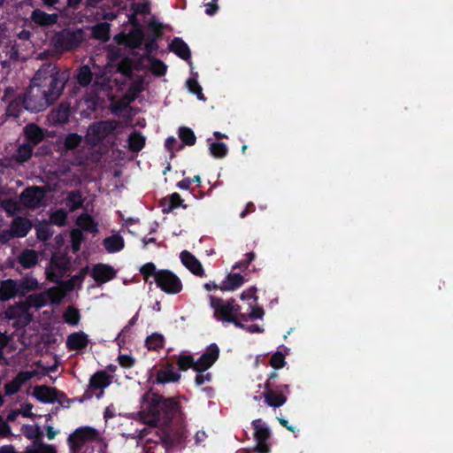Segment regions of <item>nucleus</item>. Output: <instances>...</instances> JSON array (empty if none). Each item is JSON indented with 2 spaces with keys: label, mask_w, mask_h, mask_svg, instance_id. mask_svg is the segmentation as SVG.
I'll return each mask as SVG.
<instances>
[{
  "label": "nucleus",
  "mask_w": 453,
  "mask_h": 453,
  "mask_svg": "<svg viewBox=\"0 0 453 453\" xmlns=\"http://www.w3.org/2000/svg\"><path fill=\"white\" fill-rule=\"evenodd\" d=\"M140 417L144 423L157 426L158 425L169 426L173 420H182V412L180 402L173 398L147 391L142 396Z\"/></svg>",
  "instance_id": "f257e3e1"
},
{
  "label": "nucleus",
  "mask_w": 453,
  "mask_h": 453,
  "mask_svg": "<svg viewBox=\"0 0 453 453\" xmlns=\"http://www.w3.org/2000/svg\"><path fill=\"white\" fill-rule=\"evenodd\" d=\"M70 79V72L67 69L61 70L51 62L43 63L32 78L42 90H44L50 101L55 104L65 89Z\"/></svg>",
  "instance_id": "f03ea898"
},
{
  "label": "nucleus",
  "mask_w": 453,
  "mask_h": 453,
  "mask_svg": "<svg viewBox=\"0 0 453 453\" xmlns=\"http://www.w3.org/2000/svg\"><path fill=\"white\" fill-rule=\"evenodd\" d=\"M89 442L94 443L93 449H96V452H106L107 442L101 437L99 431L92 426L78 427L67 438L70 453H82Z\"/></svg>",
  "instance_id": "7ed1b4c3"
},
{
  "label": "nucleus",
  "mask_w": 453,
  "mask_h": 453,
  "mask_svg": "<svg viewBox=\"0 0 453 453\" xmlns=\"http://www.w3.org/2000/svg\"><path fill=\"white\" fill-rule=\"evenodd\" d=\"M86 40V33L81 27H68L53 34L50 45L59 54L78 50Z\"/></svg>",
  "instance_id": "20e7f679"
},
{
  "label": "nucleus",
  "mask_w": 453,
  "mask_h": 453,
  "mask_svg": "<svg viewBox=\"0 0 453 453\" xmlns=\"http://www.w3.org/2000/svg\"><path fill=\"white\" fill-rule=\"evenodd\" d=\"M209 299L216 319L233 323L236 327H244V325L238 319L241 314V306L236 303L234 298L225 301L220 297L211 295Z\"/></svg>",
  "instance_id": "39448f33"
},
{
  "label": "nucleus",
  "mask_w": 453,
  "mask_h": 453,
  "mask_svg": "<svg viewBox=\"0 0 453 453\" xmlns=\"http://www.w3.org/2000/svg\"><path fill=\"white\" fill-rule=\"evenodd\" d=\"M279 373L276 371H273L269 373L264 384L265 391L263 392V396L265 403L273 408L284 405L290 392L288 384L277 383Z\"/></svg>",
  "instance_id": "423d86ee"
},
{
  "label": "nucleus",
  "mask_w": 453,
  "mask_h": 453,
  "mask_svg": "<svg viewBox=\"0 0 453 453\" xmlns=\"http://www.w3.org/2000/svg\"><path fill=\"white\" fill-rule=\"evenodd\" d=\"M44 92V90H42V88H40V87L31 80L28 88L23 94H21L23 96V103H25V110L33 113H37L43 111L52 105L53 103Z\"/></svg>",
  "instance_id": "0eeeda50"
},
{
  "label": "nucleus",
  "mask_w": 453,
  "mask_h": 453,
  "mask_svg": "<svg viewBox=\"0 0 453 453\" xmlns=\"http://www.w3.org/2000/svg\"><path fill=\"white\" fill-rule=\"evenodd\" d=\"M155 283L158 288L168 295L179 294L183 288L180 279L168 269L158 270Z\"/></svg>",
  "instance_id": "6e6552de"
},
{
  "label": "nucleus",
  "mask_w": 453,
  "mask_h": 453,
  "mask_svg": "<svg viewBox=\"0 0 453 453\" xmlns=\"http://www.w3.org/2000/svg\"><path fill=\"white\" fill-rule=\"evenodd\" d=\"M252 426L255 430L254 438L257 442L254 447V452L256 453H269L270 445L267 443L271 436L270 429L265 425L261 418H257L252 421Z\"/></svg>",
  "instance_id": "1a4fd4ad"
},
{
  "label": "nucleus",
  "mask_w": 453,
  "mask_h": 453,
  "mask_svg": "<svg viewBox=\"0 0 453 453\" xmlns=\"http://www.w3.org/2000/svg\"><path fill=\"white\" fill-rule=\"evenodd\" d=\"M45 197V188L41 186H32L25 188L20 196V203L29 209H37L42 205Z\"/></svg>",
  "instance_id": "9d476101"
},
{
  "label": "nucleus",
  "mask_w": 453,
  "mask_h": 453,
  "mask_svg": "<svg viewBox=\"0 0 453 453\" xmlns=\"http://www.w3.org/2000/svg\"><path fill=\"white\" fill-rule=\"evenodd\" d=\"M117 128L115 120H101L89 126L88 134L94 142H99L113 134Z\"/></svg>",
  "instance_id": "9b49d317"
},
{
  "label": "nucleus",
  "mask_w": 453,
  "mask_h": 453,
  "mask_svg": "<svg viewBox=\"0 0 453 453\" xmlns=\"http://www.w3.org/2000/svg\"><path fill=\"white\" fill-rule=\"evenodd\" d=\"M219 348L216 343L210 344L205 351L196 360L195 371L196 372H204L210 369L219 359Z\"/></svg>",
  "instance_id": "f8f14e48"
},
{
  "label": "nucleus",
  "mask_w": 453,
  "mask_h": 453,
  "mask_svg": "<svg viewBox=\"0 0 453 453\" xmlns=\"http://www.w3.org/2000/svg\"><path fill=\"white\" fill-rule=\"evenodd\" d=\"M69 270V261L65 257H55L50 260V266L46 271L50 281L59 283Z\"/></svg>",
  "instance_id": "ddd939ff"
},
{
  "label": "nucleus",
  "mask_w": 453,
  "mask_h": 453,
  "mask_svg": "<svg viewBox=\"0 0 453 453\" xmlns=\"http://www.w3.org/2000/svg\"><path fill=\"white\" fill-rule=\"evenodd\" d=\"M185 417L182 420H177L176 427L171 428L170 431L165 435L164 442L169 446H175L183 443L188 437V430L185 425Z\"/></svg>",
  "instance_id": "4468645a"
},
{
  "label": "nucleus",
  "mask_w": 453,
  "mask_h": 453,
  "mask_svg": "<svg viewBox=\"0 0 453 453\" xmlns=\"http://www.w3.org/2000/svg\"><path fill=\"white\" fill-rule=\"evenodd\" d=\"M36 374L35 371H21L15 378L4 385V394L7 396L17 394L21 387Z\"/></svg>",
  "instance_id": "2eb2a0df"
},
{
  "label": "nucleus",
  "mask_w": 453,
  "mask_h": 453,
  "mask_svg": "<svg viewBox=\"0 0 453 453\" xmlns=\"http://www.w3.org/2000/svg\"><path fill=\"white\" fill-rule=\"evenodd\" d=\"M60 391L55 388H50L48 386H35L34 388V396L41 403H53L58 402L59 404L63 405V402L58 399V395Z\"/></svg>",
  "instance_id": "dca6fc26"
},
{
  "label": "nucleus",
  "mask_w": 453,
  "mask_h": 453,
  "mask_svg": "<svg viewBox=\"0 0 453 453\" xmlns=\"http://www.w3.org/2000/svg\"><path fill=\"white\" fill-rule=\"evenodd\" d=\"M91 277L97 284L106 283L116 277L114 268L106 264H96L91 270Z\"/></svg>",
  "instance_id": "f3484780"
},
{
  "label": "nucleus",
  "mask_w": 453,
  "mask_h": 453,
  "mask_svg": "<svg viewBox=\"0 0 453 453\" xmlns=\"http://www.w3.org/2000/svg\"><path fill=\"white\" fill-rule=\"evenodd\" d=\"M150 27L152 32L150 34L144 41V49L146 56H150L158 50L157 41L163 35L162 24L152 22L150 24Z\"/></svg>",
  "instance_id": "a211bd4d"
},
{
  "label": "nucleus",
  "mask_w": 453,
  "mask_h": 453,
  "mask_svg": "<svg viewBox=\"0 0 453 453\" xmlns=\"http://www.w3.org/2000/svg\"><path fill=\"white\" fill-rule=\"evenodd\" d=\"M130 21L134 24V27L127 34L126 43L130 49H141L145 41L144 31L136 19H134L133 20L130 19Z\"/></svg>",
  "instance_id": "6ab92c4d"
},
{
  "label": "nucleus",
  "mask_w": 453,
  "mask_h": 453,
  "mask_svg": "<svg viewBox=\"0 0 453 453\" xmlns=\"http://www.w3.org/2000/svg\"><path fill=\"white\" fill-rule=\"evenodd\" d=\"M25 142L34 148L42 142L45 138L44 130L35 123H29L23 128Z\"/></svg>",
  "instance_id": "aec40b11"
},
{
  "label": "nucleus",
  "mask_w": 453,
  "mask_h": 453,
  "mask_svg": "<svg viewBox=\"0 0 453 453\" xmlns=\"http://www.w3.org/2000/svg\"><path fill=\"white\" fill-rule=\"evenodd\" d=\"M180 258L183 265L188 269L193 274L203 277L205 275L201 262L189 251L183 250L180 252Z\"/></svg>",
  "instance_id": "412c9836"
},
{
  "label": "nucleus",
  "mask_w": 453,
  "mask_h": 453,
  "mask_svg": "<svg viewBox=\"0 0 453 453\" xmlns=\"http://www.w3.org/2000/svg\"><path fill=\"white\" fill-rule=\"evenodd\" d=\"M58 18L57 13L49 14L41 9H35L30 15L31 21L42 27L55 25L58 21Z\"/></svg>",
  "instance_id": "4be33fe9"
},
{
  "label": "nucleus",
  "mask_w": 453,
  "mask_h": 453,
  "mask_svg": "<svg viewBox=\"0 0 453 453\" xmlns=\"http://www.w3.org/2000/svg\"><path fill=\"white\" fill-rule=\"evenodd\" d=\"M48 299L45 292L35 293L29 295L24 303H19L18 306L22 308V312H27L29 308H35L36 310L46 306Z\"/></svg>",
  "instance_id": "5701e85b"
},
{
  "label": "nucleus",
  "mask_w": 453,
  "mask_h": 453,
  "mask_svg": "<svg viewBox=\"0 0 453 453\" xmlns=\"http://www.w3.org/2000/svg\"><path fill=\"white\" fill-rule=\"evenodd\" d=\"M19 296L18 280L12 279L4 280L0 282V301L7 302L16 296Z\"/></svg>",
  "instance_id": "b1692460"
},
{
  "label": "nucleus",
  "mask_w": 453,
  "mask_h": 453,
  "mask_svg": "<svg viewBox=\"0 0 453 453\" xmlns=\"http://www.w3.org/2000/svg\"><path fill=\"white\" fill-rule=\"evenodd\" d=\"M32 222L25 217L18 216L11 223V229L16 238H23L32 229Z\"/></svg>",
  "instance_id": "393cba45"
},
{
  "label": "nucleus",
  "mask_w": 453,
  "mask_h": 453,
  "mask_svg": "<svg viewBox=\"0 0 453 453\" xmlns=\"http://www.w3.org/2000/svg\"><path fill=\"white\" fill-rule=\"evenodd\" d=\"M71 105L69 103H61L50 112V119L55 125H64L69 122Z\"/></svg>",
  "instance_id": "a878e982"
},
{
  "label": "nucleus",
  "mask_w": 453,
  "mask_h": 453,
  "mask_svg": "<svg viewBox=\"0 0 453 453\" xmlns=\"http://www.w3.org/2000/svg\"><path fill=\"white\" fill-rule=\"evenodd\" d=\"M180 379V373L174 371L172 364H167L165 367L157 371L155 382L157 384H165L177 382Z\"/></svg>",
  "instance_id": "bb28decb"
},
{
  "label": "nucleus",
  "mask_w": 453,
  "mask_h": 453,
  "mask_svg": "<svg viewBox=\"0 0 453 453\" xmlns=\"http://www.w3.org/2000/svg\"><path fill=\"white\" fill-rule=\"evenodd\" d=\"M88 344V337L84 332H75L68 335L66 347L69 350H81Z\"/></svg>",
  "instance_id": "cd10ccee"
},
{
  "label": "nucleus",
  "mask_w": 453,
  "mask_h": 453,
  "mask_svg": "<svg viewBox=\"0 0 453 453\" xmlns=\"http://www.w3.org/2000/svg\"><path fill=\"white\" fill-rule=\"evenodd\" d=\"M169 50L183 60H188L191 58L189 47L180 37H174L172 40Z\"/></svg>",
  "instance_id": "c85d7f7f"
},
{
  "label": "nucleus",
  "mask_w": 453,
  "mask_h": 453,
  "mask_svg": "<svg viewBox=\"0 0 453 453\" xmlns=\"http://www.w3.org/2000/svg\"><path fill=\"white\" fill-rule=\"evenodd\" d=\"M38 254L35 250L25 249L17 257L18 263L24 269H31L38 264Z\"/></svg>",
  "instance_id": "c756f323"
},
{
  "label": "nucleus",
  "mask_w": 453,
  "mask_h": 453,
  "mask_svg": "<svg viewBox=\"0 0 453 453\" xmlns=\"http://www.w3.org/2000/svg\"><path fill=\"white\" fill-rule=\"evenodd\" d=\"M245 282L244 277L240 273H228L226 279L220 283L219 289L222 291H234L242 287Z\"/></svg>",
  "instance_id": "7c9ffc66"
},
{
  "label": "nucleus",
  "mask_w": 453,
  "mask_h": 453,
  "mask_svg": "<svg viewBox=\"0 0 453 453\" xmlns=\"http://www.w3.org/2000/svg\"><path fill=\"white\" fill-rule=\"evenodd\" d=\"M111 383V378L105 371H98L89 380L91 389H104Z\"/></svg>",
  "instance_id": "2f4dec72"
},
{
  "label": "nucleus",
  "mask_w": 453,
  "mask_h": 453,
  "mask_svg": "<svg viewBox=\"0 0 453 453\" xmlns=\"http://www.w3.org/2000/svg\"><path fill=\"white\" fill-rule=\"evenodd\" d=\"M19 293L20 296H26L27 293L39 288L38 280L31 275H26L18 280Z\"/></svg>",
  "instance_id": "473e14b6"
},
{
  "label": "nucleus",
  "mask_w": 453,
  "mask_h": 453,
  "mask_svg": "<svg viewBox=\"0 0 453 453\" xmlns=\"http://www.w3.org/2000/svg\"><path fill=\"white\" fill-rule=\"evenodd\" d=\"M183 200L178 193H173L167 198H165L162 202V212L164 214L170 213L179 206L187 208L186 204H182Z\"/></svg>",
  "instance_id": "72a5a7b5"
},
{
  "label": "nucleus",
  "mask_w": 453,
  "mask_h": 453,
  "mask_svg": "<svg viewBox=\"0 0 453 453\" xmlns=\"http://www.w3.org/2000/svg\"><path fill=\"white\" fill-rule=\"evenodd\" d=\"M88 266H85L81 268L78 273L72 276L71 279L67 280H62L58 283L61 285V287L65 288V291H73L75 288V285L81 284V282L84 280L85 277L88 273Z\"/></svg>",
  "instance_id": "f704fd0d"
},
{
  "label": "nucleus",
  "mask_w": 453,
  "mask_h": 453,
  "mask_svg": "<svg viewBox=\"0 0 453 453\" xmlns=\"http://www.w3.org/2000/svg\"><path fill=\"white\" fill-rule=\"evenodd\" d=\"M23 110H25L23 96L22 95H19L8 102V105L6 107V115L8 117L19 118Z\"/></svg>",
  "instance_id": "c9c22d12"
},
{
  "label": "nucleus",
  "mask_w": 453,
  "mask_h": 453,
  "mask_svg": "<svg viewBox=\"0 0 453 453\" xmlns=\"http://www.w3.org/2000/svg\"><path fill=\"white\" fill-rule=\"evenodd\" d=\"M83 203L84 198L80 190H72L67 193L65 204L71 212L81 208Z\"/></svg>",
  "instance_id": "e433bc0d"
},
{
  "label": "nucleus",
  "mask_w": 453,
  "mask_h": 453,
  "mask_svg": "<svg viewBox=\"0 0 453 453\" xmlns=\"http://www.w3.org/2000/svg\"><path fill=\"white\" fill-rule=\"evenodd\" d=\"M33 146L27 142H24L16 149L12 157L15 160V162L19 164H24L31 158L33 155Z\"/></svg>",
  "instance_id": "4c0bfd02"
},
{
  "label": "nucleus",
  "mask_w": 453,
  "mask_h": 453,
  "mask_svg": "<svg viewBox=\"0 0 453 453\" xmlns=\"http://www.w3.org/2000/svg\"><path fill=\"white\" fill-rule=\"evenodd\" d=\"M103 244L109 253H115L120 251L124 248V240L121 235L113 234L106 237L104 240Z\"/></svg>",
  "instance_id": "58836bf2"
},
{
  "label": "nucleus",
  "mask_w": 453,
  "mask_h": 453,
  "mask_svg": "<svg viewBox=\"0 0 453 453\" xmlns=\"http://www.w3.org/2000/svg\"><path fill=\"white\" fill-rule=\"evenodd\" d=\"M145 141L144 135L141 132L134 130L128 136V149L132 152H139L144 148Z\"/></svg>",
  "instance_id": "ea45409f"
},
{
  "label": "nucleus",
  "mask_w": 453,
  "mask_h": 453,
  "mask_svg": "<svg viewBox=\"0 0 453 453\" xmlns=\"http://www.w3.org/2000/svg\"><path fill=\"white\" fill-rule=\"evenodd\" d=\"M76 224L81 228L83 231H88L90 233H97V224L95 222L92 216L88 213L81 214L76 220Z\"/></svg>",
  "instance_id": "a19ab883"
},
{
  "label": "nucleus",
  "mask_w": 453,
  "mask_h": 453,
  "mask_svg": "<svg viewBox=\"0 0 453 453\" xmlns=\"http://www.w3.org/2000/svg\"><path fill=\"white\" fill-rule=\"evenodd\" d=\"M165 337L159 333H153L147 336L145 346L149 350L159 351L165 347Z\"/></svg>",
  "instance_id": "79ce46f5"
},
{
  "label": "nucleus",
  "mask_w": 453,
  "mask_h": 453,
  "mask_svg": "<svg viewBox=\"0 0 453 453\" xmlns=\"http://www.w3.org/2000/svg\"><path fill=\"white\" fill-rule=\"evenodd\" d=\"M67 292L68 291H65V288L61 287L59 284L58 287L50 288L45 291V294L48 301L50 300V302L53 304H59L66 296Z\"/></svg>",
  "instance_id": "37998d69"
},
{
  "label": "nucleus",
  "mask_w": 453,
  "mask_h": 453,
  "mask_svg": "<svg viewBox=\"0 0 453 453\" xmlns=\"http://www.w3.org/2000/svg\"><path fill=\"white\" fill-rule=\"evenodd\" d=\"M146 58L150 63V71L153 75L161 77L164 76L167 71V65L160 59L154 57L146 56Z\"/></svg>",
  "instance_id": "c03bdc74"
},
{
  "label": "nucleus",
  "mask_w": 453,
  "mask_h": 453,
  "mask_svg": "<svg viewBox=\"0 0 453 453\" xmlns=\"http://www.w3.org/2000/svg\"><path fill=\"white\" fill-rule=\"evenodd\" d=\"M36 237L42 242L49 241L53 235V230L47 221H42L35 226Z\"/></svg>",
  "instance_id": "a18cd8bd"
},
{
  "label": "nucleus",
  "mask_w": 453,
  "mask_h": 453,
  "mask_svg": "<svg viewBox=\"0 0 453 453\" xmlns=\"http://www.w3.org/2000/svg\"><path fill=\"white\" fill-rule=\"evenodd\" d=\"M93 74L88 65H82L76 75V80L81 87H87L92 81Z\"/></svg>",
  "instance_id": "49530a36"
},
{
  "label": "nucleus",
  "mask_w": 453,
  "mask_h": 453,
  "mask_svg": "<svg viewBox=\"0 0 453 453\" xmlns=\"http://www.w3.org/2000/svg\"><path fill=\"white\" fill-rule=\"evenodd\" d=\"M250 307L251 308V311L250 313H242L240 314V319L242 321H249L250 319H262L265 311L264 309L258 305H257V303H250Z\"/></svg>",
  "instance_id": "de8ad7c7"
},
{
  "label": "nucleus",
  "mask_w": 453,
  "mask_h": 453,
  "mask_svg": "<svg viewBox=\"0 0 453 453\" xmlns=\"http://www.w3.org/2000/svg\"><path fill=\"white\" fill-rule=\"evenodd\" d=\"M92 35L94 38L107 41L110 36V27L108 23H99L92 27Z\"/></svg>",
  "instance_id": "09e8293b"
},
{
  "label": "nucleus",
  "mask_w": 453,
  "mask_h": 453,
  "mask_svg": "<svg viewBox=\"0 0 453 453\" xmlns=\"http://www.w3.org/2000/svg\"><path fill=\"white\" fill-rule=\"evenodd\" d=\"M63 319L68 325L76 326L81 319L80 311L73 306H68L63 314Z\"/></svg>",
  "instance_id": "8fccbe9b"
},
{
  "label": "nucleus",
  "mask_w": 453,
  "mask_h": 453,
  "mask_svg": "<svg viewBox=\"0 0 453 453\" xmlns=\"http://www.w3.org/2000/svg\"><path fill=\"white\" fill-rule=\"evenodd\" d=\"M117 71L126 77H132L134 60L128 57L123 58L117 65Z\"/></svg>",
  "instance_id": "3c124183"
},
{
  "label": "nucleus",
  "mask_w": 453,
  "mask_h": 453,
  "mask_svg": "<svg viewBox=\"0 0 453 453\" xmlns=\"http://www.w3.org/2000/svg\"><path fill=\"white\" fill-rule=\"evenodd\" d=\"M82 142V138L76 133L68 134L63 141V148L65 150H73L79 147Z\"/></svg>",
  "instance_id": "603ef678"
},
{
  "label": "nucleus",
  "mask_w": 453,
  "mask_h": 453,
  "mask_svg": "<svg viewBox=\"0 0 453 453\" xmlns=\"http://www.w3.org/2000/svg\"><path fill=\"white\" fill-rule=\"evenodd\" d=\"M179 137L181 142L188 146H193L196 142V137L193 130L187 127H180Z\"/></svg>",
  "instance_id": "864d4df0"
},
{
  "label": "nucleus",
  "mask_w": 453,
  "mask_h": 453,
  "mask_svg": "<svg viewBox=\"0 0 453 453\" xmlns=\"http://www.w3.org/2000/svg\"><path fill=\"white\" fill-rule=\"evenodd\" d=\"M177 365L180 371H188L192 368L195 371L196 360L192 355H180L177 359Z\"/></svg>",
  "instance_id": "5fc2aeb1"
},
{
  "label": "nucleus",
  "mask_w": 453,
  "mask_h": 453,
  "mask_svg": "<svg viewBox=\"0 0 453 453\" xmlns=\"http://www.w3.org/2000/svg\"><path fill=\"white\" fill-rule=\"evenodd\" d=\"M210 153L216 158H223L228 153V148L224 142H212L210 144Z\"/></svg>",
  "instance_id": "6e6d98bb"
},
{
  "label": "nucleus",
  "mask_w": 453,
  "mask_h": 453,
  "mask_svg": "<svg viewBox=\"0 0 453 453\" xmlns=\"http://www.w3.org/2000/svg\"><path fill=\"white\" fill-rule=\"evenodd\" d=\"M66 219H67V213L63 209H58V210L53 211L50 215V223L53 225L58 226H65Z\"/></svg>",
  "instance_id": "4d7b16f0"
},
{
  "label": "nucleus",
  "mask_w": 453,
  "mask_h": 453,
  "mask_svg": "<svg viewBox=\"0 0 453 453\" xmlns=\"http://www.w3.org/2000/svg\"><path fill=\"white\" fill-rule=\"evenodd\" d=\"M186 83H187V87H188V90L191 93L195 94L198 100H201V101L206 100V98L203 93L202 87L200 86V84L198 83L196 79L189 78V79H188Z\"/></svg>",
  "instance_id": "13d9d810"
},
{
  "label": "nucleus",
  "mask_w": 453,
  "mask_h": 453,
  "mask_svg": "<svg viewBox=\"0 0 453 453\" xmlns=\"http://www.w3.org/2000/svg\"><path fill=\"white\" fill-rule=\"evenodd\" d=\"M157 273L158 270L152 262H148L140 268V273L142 275L145 281H148L150 277H154V280L156 281Z\"/></svg>",
  "instance_id": "bf43d9fd"
},
{
  "label": "nucleus",
  "mask_w": 453,
  "mask_h": 453,
  "mask_svg": "<svg viewBox=\"0 0 453 453\" xmlns=\"http://www.w3.org/2000/svg\"><path fill=\"white\" fill-rule=\"evenodd\" d=\"M286 357L285 354L281 351H276L273 353L270 358L269 365L274 369L278 370L283 368L286 365Z\"/></svg>",
  "instance_id": "052dcab7"
},
{
  "label": "nucleus",
  "mask_w": 453,
  "mask_h": 453,
  "mask_svg": "<svg viewBox=\"0 0 453 453\" xmlns=\"http://www.w3.org/2000/svg\"><path fill=\"white\" fill-rule=\"evenodd\" d=\"M84 240V235L80 229H73L71 232L72 249L73 252H77L81 249V242Z\"/></svg>",
  "instance_id": "680f3d73"
},
{
  "label": "nucleus",
  "mask_w": 453,
  "mask_h": 453,
  "mask_svg": "<svg viewBox=\"0 0 453 453\" xmlns=\"http://www.w3.org/2000/svg\"><path fill=\"white\" fill-rule=\"evenodd\" d=\"M0 204L9 216L14 215L18 209L16 202L12 199H4L0 203Z\"/></svg>",
  "instance_id": "e2e57ef3"
},
{
  "label": "nucleus",
  "mask_w": 453,
  "mask_h": 453,
  "mask_svg": "<svg viewBox=\"0 0 453 453\" xmlns=\"http://www.w3.org/2000/svg\"><path fill=\"white\" fill-rule=\"evenodd\" d=\"M27 453H56V449L52 445L40 443L34 449H28Z\"/></svg>",
  "instance_id": "0e129e2a"
},
{
  "label": "nucleus",
  "mask_w": 453,
  "mask_h": 453,
  "mask_svg": "<svg viewBox=\"0 0 453 453\" xmlns=\"http://www.w3.org/2000/svg\"><path fill=\"white\" fill-rule=\"evenodd\" d=\"M132 10L134 14H149L150 12V6L148 3H136L132 4Z\"/></svg>",
  "instance_id": "69168bd1"
},
{
  "label": "nucleus",
  "mask_w": 453,
  "mask_h": 453,
  "mask_svg": "<svg viewBox=\"0 0 453 453\" xmlns=\"http://www.w3.org/2000/svg\"><path fill=\"white\" fill-rule=\"evenodd\" d=\"M42 432L38 426H29L27 427V432L26 433L27 438L30 440H40L42 438Z\"/></svg>",
  "instance_id": "338daca9"
},
{
  "label": "nucleus",
  "mask_w": 453,
  "mask_h": 453,
  "mask_svg": "<svg viewBox=\"0 0 453 453\" xmlns=\"http://www.w3.org/2000/svg\"><path fill=\"white\" fill-rule=\"evenodd\" d=\"M119 364L124 368H131L134 365L135 360L130 355H119L118 357Z\"/></svg>",
  "instance_id": "774afa93"
}]
</instances>
